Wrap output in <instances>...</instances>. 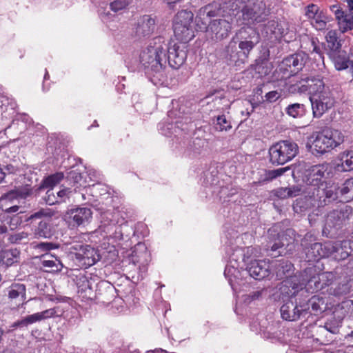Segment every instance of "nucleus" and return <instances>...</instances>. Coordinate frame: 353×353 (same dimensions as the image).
Returning <instances> with one entry per match:
<instances>
[{"mask_svg": "<svg viewBox=\"0 0 353 353\" xmlns=\"http://www.w3.org/2000/svg\"><path fill=\"white\" fill-rule=\"evenodd\" d=\"M299 92H308L314 117H320L325 112L332 108L334 99L328 87L325 86L322 79L310 77L302 79L297 85Z\"/></svg>", "mask_w": 353, "mask_h": 353, "instance_id": "f257e3e1", "label": "nucleus"}, {"mask_svg": "<svg viewBox=\"0 0 353 353\" xmlns=\"http://www.w3.org/2000/svg\"><path fill=\"white\" fill-rule=\"evenodd\" d=\"M165 48L163 38H155L141 53V63L154 72H161L167 62Z\"/></svg>", "mask_w": 353, "mask_h": 353, "instance_id": "f03ea898", "label": "nucleus"}, {"mask_svg": "<svg viewBox=\"0 0 353 353\" xmlns=\"http://www.w3.org/2000/svg\"><path fill=\"white\" fill-rule=\"evenodd\" d=\"M311 148L316 154H323L341 145L345 140L343 134L336 129L325 128L311 137Z\"/></svg>", "mask_w": 353, "mask_h": 353, "instance_id": "7ed1b4c3", "label": "nucleus"}, {"mask_svg": "<svg viewBox=\"0 0 353 353\" xmlns=\"http://www.w3.org/2000/svg\"><path fill=\"white\" fill-rule=\"evenodd\" d=\"M194 14L187 10L176 13L173 21V30L176 38L183 43H187L194 37L192 28Z\"/></svg>", "mask_w": 353, "mask_h": 353, "instance_id": "20e7f679", "label": "nucleus"}, {"mask_svg": "<svg viewBox=\"0 0 353 353\" xmlns=\"http://www.w3.org/2000/svg\"><path fill=\"white\" fill-rule=\"evenodd\" d=\"M299 152V147L294 142L282 141L270 147V160L273 164L283 165L293 159Z\"/></svg>", "mask_w": 353, "mask_h": 353, "instance_id": "39448f33", "label": "nucleus"}, {"mask_svg": "<svg viewBox=\"0 0 353 353\" xmlns=\"http://www.w3.org/2000/svg\"><path fill=\"white\" fill-rule=\"evenodd\" d=\"M243 19L247 23L263 22L266 17L263 0H243Z\"/></svg>", "mask_w": 353, "mask_h": 353, "instance_id": "423d86ee", "label": "nucleus"}, {"mask_svg": "<svg viewBox=\"0 0 353 353\" xmlns=\"http://www.w3.org/2000/svg\"><path fill=\"white\" fill-rule=\"evenodd\" d=\"M237 46L247 61L249 54L254 47L259 42V34L250 27L241 28L235 37Z\"/></svg>", "mask_w": 353, "mask_h": 353, "instance_id": "0eeeda50", "label": "nucleus"}, {"mask_svg": "<svg viewBox=\"0 0 353 353\" xmlns=\"http://www.w3.org/2000/svg\"><path fill=\"white\" fill-rule=\"evenodd\" d=\"M54 215V212L49 209H41L39 211L31 215L30 219H49ZM54 234L53 228L48 219L41 220L38 225L33 230L34 238L50 239Z\"/></svg>", "mask_w": 353, "mask_h": 353, "instance_id": "6e6552de", "label": "nucleus"}, {"mask_svg": "<svg viewBox=\"0 0 353 353\" xmlns=\"http://www.w3.org/2000/svg\"><path fill=\"white\" fill-rule=\"evenodd\" d=\"M185 43L178 44L174 42L165 43V53L167 61L170 65L174 68H179L185 62L187 54L185 50Z\"/></svg>", "mask_w": 353, "mask_h": 353, "instance_id": "1a4fd4ad", "label": "nucleus"}, {"mask_svg": "<svg viewBox=\"0 0 353 353\" xmlns=\"http://www.w3.org/2000/svg\"><path fill=\"white\" fill-rule=\"evenodd\" d=\"M231 29L232 26L228 21L219 19L211 21L205 31L212 41H219L228 37Z\"/></svg>", "mask_w": 353, "mask_h": 353, "instance_id": "9d476101", "label": "nucleus"}, {"mask_svg": "<svg viewBox=\"0 0 353 353\" xmlns=\"http://www.w3.org/2000/svg\"><path fill=\"white\" fill-rule=\"evenodd\" d=\"M353 252V241H327V257L341 261L347 259Z\"/></svg>", "mask_w": 353, "mask_h": 353, "instance_id": "9b49d317", "label": "nucleus"}, {"mask_svg": "<svg viewBox=\"0 0 353 353\" xmlns=\"http://www.w3.org/2000/svg\"><path fill=\"white\" fill-rule=\"evenodd\" d=\"M339 189L337 184L331 182L322 183L319 188H314L316 199H319L320 205L323 207L336 200L338 197Z\"/></svg>", "mask_w": 353, "mask_h": 353, "instance_id": "f8f14e48", "label": "nucleus"}, {"mask_svg": "<svg viewBox=\"0 0 353 353\" xmlns=\"http://www.w3.org/2000/svg\"><path fill=\"white\" fill-rule=\"evenodd\" d=\"M307 60L306 54L299 52L285 57L281 61L280 69L288 72L290 75L296 74L302 70Z\"/></svg>", "mask_w": 353, "mask_h": 353, "instance_id": "ddd939ff", "label": "nucleus"}, {"mask_svg": "<svg viewBox=\"0 0 353 353\" xmlns=\"http://www.w3.org/2000/svg\"><path fill=\"white\" fill-rule=\"evenodd\" d=\"M327 164H318L311 167L305 176V182L307 185L319 188L322 183H326L324 179L329 174Z\"/></svg>", "mask_w": 353, "mask_h": 353, "instance_id": "4468645a", "label": "nucleus"}, {"mask_svg": "<svg viewBox=\"0 0 353 353\" xmlns=\"http://www.w3.org/2000/svg\"><path fill=\"white\" fill-rule=\"evenodd\" d=\"M352 213V208L348 205H344L339 209L333 210L327 214L325 225L328 228L341 227L349 219Z\"/></svg>", "mask_w": 353, "mask_h": 353, "instance_id": "2eb2a0df", "label": "nucleus"}, {"mask_svg": "<svg viewBox=\"0 0 353 353\" xmlns=\"http://www.w3.org/2000/svg\"><path fill=\"white\" fill-rule=\"evenodd\" d=\"M314 190L308 192V194L303 197L299 198L293 205V209L296 213H301L313 208H320L319 199Z\"/></svg>", "mask_w": 353, "mask_h": 353, "instance_id": "dca6fc26", "label": "nucleus"}, {"mask_svg": "<svg viewBox=\"0 0 353 353\" xmlns=\"http://www.w3.org/2000/svg\"><path fill=\"white\" fill-rule=\"evenodd\" d=\"M58 316L56 308H50L41 312L34 313L28 315L23 319L14 323L12 325V328L17 327H27L30 324H32L37 321H41L54 316Z\"/></svg>", "mask_w": 353, "mask_h": 353, "instance_id": "f3484780", "label": "nucleus"}, {"mask_svg": "<svg viewBox=\"0 0 353 353\" xmlns=\"http://www.w3.org/2000/svg\"><path fill=\"white\" fill-rule=\"evenodd\" d=\"M76 259L85 268L93 265L99 260L97 252L90 245H79L75 253Z\"/></svg>", "mask_w": 353, "mask_h": 353, "instance_id": "a211bd4d", "label": "nucleus"}, {"mask_svg": "<svg viewBox=\"0 0 353 353\" xmlns=\"http://www.w3.org/2000/svg\"><path fill=\"white\" fill-rule=\"evenodd\" d=\"M225 58L230 64L240 65L245 62V56L241 53L238 46L237 40L232 38L226 46L225 51Z\"/></svg>", "mask_w": 353, "mask_h": 353, "instance_id": "6ab92c4d", "label": "nucleus"}, {"mask_svg": "<svg viewBox=\"0 0 353 353\" xmlns=\"http://www.w3.org/2000/svg\"><path fill=\"white\" fill-rule=\"evenodd\" d=\"M156 28L154 18L150 15H143L138 21L135 33L139 37H145L151 35Z\"/></svg>", "mask_w": 353, "mask_h": 353, "instance_id": "aec40b11", "label": "nucleus"}, {"mask_svg": "<svg viewBox=\"0 0 353 353\" xmlns=\"http://www.w3.org/2000/svg\"><path fill=\"white\" fill-rule=\"evenodd\" d=\"M301 309L299 308L296 303L290 300L285 302L281 307V314L283 319L290 321H296L300 318L302 312L307 310V307L302 305L300 306Z\"/></svg>", "mask_w": 353, "mask_h": 353, "instance_id": "412c9836", "label": "nucleus"}, {"mask_svg": "<svg viewBox=\"0 0 353 353\" xmlns=\"http://www.w3.org/2000/svg\"><path fill=\"white\" fill-rule=\"evenodd\" d=\"M327 55L338 71L346 70L350 66L353 67V62L350 59L347 53L342 49L336 52H327Z\"/></svg>", "mask_w": 353, "mask_h": 353, "instance_id": "4be33fe9", "label": "nucleus"}, {"mask_svg": "<svg viewBox=\"0 0 353 353\" xmlns=\"http://www.w3.org/2000/svg\"><path fill=\"white\" fill-rule=\"evenodd\" d=\"M269 268L270 265L266 261L255 260L248 266V272L250 276L261 280L269 275Z\"/></svg>", "mask_w": 353, "mask_h": 353, "instance_id": "5701e85b", "label": "nucleus"}, {"mask_svg": "<svg viewBox=\"0 0 353 353\" xmlns=\"http://www.w3.org/2000/svg\"><path fill=\"white\" fill-rule=\"evenodd\" d=\"M70 218L73 225L79 226L88 223L92 218V212L88 208H79L70 211Z\"/></svg>", "mask_w": 353, "mask_h": 353, "instance_id": "b1692460", "label": "nucleus"}, {"mask_svg": "<svg viewBox=\"0 0 353 353\" xmlns=\"http://www.w3.org/2000/svg\"><path fill=\"white\" fill-rule=\"evenodd\" d=\"M327 241L321 243H314L305 250L306 257L308 261H315L321 258L327 257Z\"/></svg>", "mask_w": 353, "mask_h": 353, "instance_id": "393cba45", "label": "nucleus"}, {"mask_svg": "<svg viewBox=\"0 0 353 353\" xmlns=\"http://www.w3.org/2000/svg\"><path fill=\"white\" fill-rule=\"evenodd\" d=\"M215 15L216 12L212 10V7L210 5H207L200 8L196 12L195 17V23L198 28L201 30H206L208 28V19Z\"/></svg>", "mask_w": 353, "mask_h": 353, "instance_id": "a878e982", "label": "nucleus"}, {"mask_svg": "<svg viewBox=\"0 0 353 353\" xmlns=\"http://www.w3.org/2000/svg\"><path fill=\"white\" fill-rule=\"evenodd\" d=\"M295 236V231L293 229H287L281 234H279L278 242H275L272 245L271 250L272 251H275L283 246H288L294 242Z\"/></svg>", "mask_w": 353, "mask_h": 353, "instance_id": "bb28decb", "label": "nucleus"}, {"mask_svg": "<svg viewBox=\"0 0 353 353\" xmlns=\"http://www.w3.org/2000/svg\"><path fill=\"white\" fill-rule=\"evenodd\" d=\"M338 159L340 161L338 167L343 172L353 170V150H345L339 153Z\"/></svg>", "mask_w": 353, "mask_h": 353, "instance_id": "cd10ccee", "label": "nucleus"}, {"mask_svg": "<svg viewBox=\"0 0 353 353\" xmlns=\"http://www.w3.org/2000/svg\"><path fill=\"white\" fill-rule=\"evenodd\" d=\"M277 39H283L286 42H290L296 38L295 32L290 29L289 24L285 21H280L279 30H277Z\"/></svg>", "mask_w": 353, "mask_h": 353, "instance_id": "c85d7f7f", "label": "nucleus"}, {"mask_svg": "<svg viewBox=\"0 0 353 353\" xmlns=\"http://www.w3.org/2000/svg\"><path fill=\"white\" fill-rule=\"evenodd\" d=\"M31 193L32 191L30 186L26 185L9 191L4 195V197L10 201L17 199H25L30 196Z\"/></svg>", "mask_w": 353, "mask_h": 353, "instance_id": "c756f323", "label": "nucleus"}, {"mask_svg": "<svg viewBox=\"0 0 353 353\" xmlns=\"http://www.w3.org/2000/svg\"><path fill=\"white\" fill-rule=\"evenodd\" d=\"M325 39L327 43V52H332L341 50V43L339 40L338 34L336 30H331L328 31L325 36Z\"/></svg>", "mask_w": 353, "mask_h": 353, "instance_id": "7c9ffc66", "label": "nucleus"}, {"mask_svg": "<svg viewBox=\"0 0 353 353\" xmlns=\"http://www.w3.org/2000/svg\"><path fill=\"white\" fill-rule=\"evenodd\" d=\"M8 295L10 299H17L23 301L26 299V286L21 283L12 284L8 289Z\"/></svg>", "mask_w": 353, "mask_h": 353, "instance_id": "2f4dec72", "label": "nucleus"}, {"mask_svg": "<svg viewBox=\"0 0 353 353\" xmlns=\"http://www.w3.org/2000/svg\"><path fill=\"white\" fill-rule=\"evenodd\" d=\"M276 275L279 279H283L284 277H288L291 275L292 272V264L289 261H279L275 265Z\"/></svg>", "mask_w": 353, "mask_h": 353, "instance_id": "473e14b6", "label": "nucleus"}, {"mask_svg": "<svg viewBox=\"0 0 353 353\" xmlns=\"http://www.w3.org/2000/svg\"><path fill=\"white\" fill-rule=\"evenodd\" d=\"M97 294L103 301H110L114 296V288L108 283L101 282L97 285Z\"/></svg>", "mask_w": 353, "mask_h": 353, "instance_id": "72a5a7b5", "label": "nucleus"}, {"mask_svg": "<svg viewBox=\"0 0 353 353\" xmlns=\"http://www.w3.org/2000/svg\"><path fill=\"white\" fill-rule=\"evenodd\" d=\"M19 252L17 250H8L2 252L0 255L1 261L7 266H10L18 261Z\"/></svg>", "mask_w": 353, "mask_h": 353, "instance_id": "f704fd0d", "label": "nucleus"}, {"mask_svg": "<svg viewBox=\"0 0 353 353\" xmlns=\"http://www.w3.org/2000/svg\"><path fill=\"white\" fill-rule=\"evenodd\" d=\"M301 190L298 186L281 188L276 191V196L280 199L294 197L300 194Z\"/></svg>", "mask_w": 353, "mask_h": 353, "instance_id": "c9c22d12", "label": "nucleus"}, {"mask_svg": "<svg viewBox=\"0 0 353 353\" xmlns=\"http://www.w3.org/2000/svg\"><path fill=\"white\" fill-rule=\"evenodd\" d=\"M325 277V274L314 275L311 277L306 283L307 290L312 291H318L323 288V284L321 283V280Z\"/></svg>", "mask_w": 353, "mask_h": 353, "instance_id": "e433bc0d", "label": "nucleus"}, {"mask_svg": "<svg viewBox=\"0 0 353 353\" xmlns=\"http://www.w3.org/2000/svg\"><path fill=\"white\" fill-rule=\"evenodd\" d=\"M42 265L46 268L45 271L48 272H60L63 268V264L57 258L54 260H43Z\"/></svg>", "mask_w": 353, "mask_h": 353, "instance_id": "4c0bfd02", "label": "nucleus"}, {"mask_svg": "<svg viewBox=\"0 0 353 353\" xmlns=\"http://www.w3.org/2000/svg\"><path fill=\"white\" fill-rule=\"evenodd\" d=\"M63 179V174L58 172L46 178L41 185L42 188H52Z\"/></svg>", "mask_w": 353, "mask_h": 353, "instance_id": "58836bf2", "label": "nucleus"}, {"mask_svg": "<svg viewBox=\"0 0 353 353\" xmlns=\"http://www.w3.org/2000/svg\"><path fill=\"white\" fill-rule=\"evenodd\" d=\"M308 305L315 313L321 312L325 309V303L323 298L319 296H313L309 300Z\"/></svg>", "mask_w": 353, "mask_h": 353, "instance_id": "ea45409f", "label": "nucleus"}, {"mask_svg": "<svg viewBox=\"0 0 353 353\" xmlns=\"http://www.w3.org/2000/svg\"><path fill=\"white\" fill-rule=\"evenodd\" d=\"M279 22L275 20L268 21L263 26L262 32H265L267 37H274L277 39V30H279Z\"/></svg>", "mask_w": 353, "mask_h": 353, "instance_id": "a19ab883", "label": "nucleus"}, {"mask_svg": "<svg viewBox=\"0 0 353 353\" xmlns=\"http://www.w3.org/2000/svg\"><path fill=\"white\" fill-rule=\"evenodd\" d=\"M286 113L293 118L301 117L305 113L304 105L300 103L289 105L286 108Z\"/></svg>", "mask_w": 353, "mask_h": 353, "instance_id": "79ce46f5", "label": "nucleus"}, {"mask_svg": "<svg viewBox=\"0 0 353 353\" xmlns=\"http://www.w3.org/2000/svg\"><path fill=\"white\" fill-rule=\"evenodd\" d=\"M312 26L319 30H324L326 28L328 18L321 11L319 14L312 19Z\"/></svg>", "mask_w": 353, "mask_h": 353, "instance_id": "37998d69", "label": "nucleus"}, {"mask_svg": "<svg viewBox=\"0 0 353 353\" xmlns=\"http://www.w3.org/2000/svg\"><path fill=\"white\" fill-rule=\"evenodd\" d=\"M338 24L341 32L343 33L351 30L353 29V18L346 14L343 18L339 19Z\"/></svg>", "mask_w": 353, "mask_h": 353, "instance_id": "c03bdc74", "label": "nucleus"}, {"mask_svg": "<svg viewBox=\"0 0 353 353\" xmlns=\"http://www.w3.org/2000/svg\"><path fill=\"white\" fill-rule=\"evenodd\" d=\"M30 234L25 231L16 232L10 235L8 240L12 243H25L28 240Z\"/></svg>", "mask_w": 353, "mask_h": 353, "instance_id": "a18cd8bd", "label": "nucleus"}, {"mask_svg": "<svg viewBox=\"0 0 353 353\" xmlns=\"http://www.w3.org/2000/svg\"><path fill=\"white\" fill-rule=\"evenodd\" d=\"M340 192L342 195H345L348 199H353V177L345 181Z\"/></svg>", "mask_w": 353, "mask_h": 353, "instance_id": "49530a36", "label": "nucleus"}, {"mask_svg": "<svg viewBox=\"0 0 353 353\" xmlns=\"http://www.w3.org/2000/svg\"><path fill=\"white\" fill-rule=\"evenodd\" d=\"M254 70L260 77H263L269 74L271 72L272 67L267 61H261L257 63L254 66Z\"/></svg>", "mask_w": 353, "mask_h": 353, "instance_id": "de8ad7c7", "label": "nucleus"}, {"mask_svg": "<svg viewBox=\"0 0 353 353\" xmlns=\"http://www.w3.org/2000/svg\"><path fill=\"white\" fill-rule=\"evenodd\" d=\"M232 128L230 122L227 120L225 115L218 116L215 123V128L218 131H227Z\"/></svg>", "mask_w": 353, "mask_h": 353, "instance_id": "09e8293b", "label": "nucleus"}, {"mask_svg": "<svg viewBox=\"0 0 353 353\" xmlns=\"http://www.w3.org/2000/svg\"><path fill=\"white\" fill-rule=\"evenodd\" d=\"M131 3V0H114L110 3V8L114 12H119L126 8Z\"/></svg>", "mask_w": 353, "mask_h": 353, "instance_id": "8fccbe9b", "label": "nucleus"}, {"mask_svg": "<svg viewBox=\"0 0 353 353\" xmlns=\"http://www.w3.org/2000/svg\"><path fill=\"white\" fill-rule=\"evenodd\" d=\"M59 247V244L51 242H41L33 246L35 250H39L40 252H48L50 250L57 249Z\"/></svg>", "mask_w": 353, "mask_h": 353, "instance_id": "3c124183", "label": "nucleus"}, {"mask_svg": "<svg viewBox=\"0 0 353 353\" xmlns=\"http://www.w3.org/2000/svg\"><path fill=\"white\" fill-rule=\"evenodd\" d=\"M263 292V290H261L252 292L248 294H245L243 296V301L245 303L249 304L255 300H258L262 296Z\"/></svg>", "mask_w": 353, "mask_h": 353, "instance_id": "603ef678", "label": "nucleus"}, {"mask_svg": "<svg viewBox=\"0 0 353 353\" xmlns=\"http://www.w3.org/2000/svg\"><path fill=\"white\" fill-rule=\"evenodd\" d=\"M57 197L56 192L53 190V188H50L47 190L45 200L46 203L50 205H54L55 203H59L58 198Z\"/></svg>", "mask_w": 353, "mask_h": 353, "instance_id": "864d4df0", "label": "nucleus"}, {"mask_svg": "<svg viewBox=\"0 0 353 353\" xmlns=\"http://www.w3.org/2000/svg\"><path fill=\"white\" fill-rule=\"evenodd\" d=\"M71 193L72 192L69 188H63L58 192H56V198H58L59 203L65 202L70 197Z\"/></svg>", "mask_w": 353, "mask_h": 353, "instance_id": "5fc2aeb1", "label": "nucleus"}, {"mask_svg": "<svg viewBox=\"0 0 353 353\" xmlns=\"http://www.w3.org/2000/svg\"><path fill=\"white\" fill-rule=\"evenodd\" d=\"M320 12L321 11L316 5L310 4L307 7L305 14L309 19H312L314 17L317 16Z\"/></svg>", "mask_w": 353, "mask_h": 353, "instance_id": "6e6d98bb", "label": "nucleus"}, {"mask_svg": "<svg viewBox=\"0 0 353 353\" xmlns=\"http://www.w3.org/2000/svg\"><path fill=\"white\" fill-rule=\"evenodd\" d=\"M349 292V287L347 284L339 285L334 289L333 294L335 296H342Z\"/></svg>", "mask_w": 353, "mask_h": 353, "instance_id": "4d7b16f0", "label": "nucleus"}, {"mask_svg": "<svg viewBox=\"0 0 353 353\" xmlns=\"http://www.w3.org/2000/svg\"><path fill=\"white\" fill-rule=\"evenodd\" d=\"M281 97V93L278 91H270L265 95V101L274 103Z\"/></svg>", "mask_w": 353, "mask_h": 353, "instance_id": "13d9d810", "label": "nucleus"}, {"mask_svg": "<svg viewBox=\"0 0 353 353\" xmlns=\"http://www.w3.org/2000/svg\"><path fill=\"white\" fill-rule=\"evenodd\" d=\"M288 170V168H279L276 170H271L269 172L268 176L271 179H275L277 176L282 175Z\"/></svg>", "mask_w": 353, "mask_h": 353, "instance_id": "bf43d9fd", "label": "nucleus"}, {"mask_svg": "<svg viewBox=\"0 0 353 353\" xmlns=\"http://www.w3.org/2000/svg\"><path fill=\"white\" fill-rule=\"evenodd\" d=\"M325 328L326 330L330 332L332 334H336L339 332V325H332L331 323L327 322L325 324Z\"/></svg>", "mask_w": 353, "mask_h": 353, "instance_id": "052dcab7", "label": "nucleus"}, {"mask_svg": "<svg viewBox=\"0 0 353 353\" xmlns=\"http://www.w3.org/2000/svg\"><path fill=\"white\" fill-rule=\"evenodd\" d=\"M334 12L338 22L339 21V19H341V18H343L345 16L344 12L339 8H337L336 10H334Z\"/></svg>", "mask_w": 353, "mask_h": 353, "instance_id": "680f3d73", "label": "nucleus"}, {"mask_svg": "<svg viewBox=\"0 0 353 353\" xmlns=\"http://www.w3.org/2000/svg\"><path fill=\"white\" fill-rule=\"evenodd\" d=\"M347 8L350 12V16L353 18V0H347Z\"/></svg>", "mask_w": 353, "mask_h": 353, "instance_id": "e2e57ef3", "label": "nucleus"}, {"mask_svg": "<svg viewBox=\"0 0 353 353\" xmlns=\"http://www.w3.org/2000/svg\"><path fill=\"white\" fill-rule=\"evenodd\" d=\"M19 207L18 205H14L5 210L6 213H16L18 212Z\"/></svg>", "mask_w": 353, "mask_h": 353, "instance_id": "0e129e2a", "label": "nucleus"}, {"mask_svg": "<svg viewBox=\"0 0 353 353\" xmlns=\"http://www.w3.org/2000/svg\"><path fill=\"white\" fill-rule=\"evenodd\" d=\"M70 174L71 177L74 179L75 182H79V180L81 179V174L77 172H71Z\"/></svg>", "mask_w": 353, "mask_h": 353, "instance_id": "69168bd1", "label": "nucleus"}, {"mask_svg": "<svg viewBox=\"0 0 353 353\" xmlns=\"http://www.w3.org/2000/svg\"><path fill=\"white\" fill-rule=\"evenodd\" d=\"M3 170L7 173H12L15 171V168L12 165H7L3 168Z\"/></svg>", "mask_w": 353, "mask_h": 353, "instance_id": "338daca9", "label": "nucleus"}, {"mask_svg": "<svg viewBox=\"0 0 353 353\" xmlns=\"http://www.w3.org/2000/svg\"><path fill=\"white\" fill-rule=\"evenodd\" d=\"M312 44L313 45V50H312V52H316V54H319V56L320 57H321V53L320 48L315 45V43L314 41H312Z\"/></svg>", "mask_w": 353, "mask_h": 353, "instance_id": "774afa93", "label": "nucleus"}]
</instances>
